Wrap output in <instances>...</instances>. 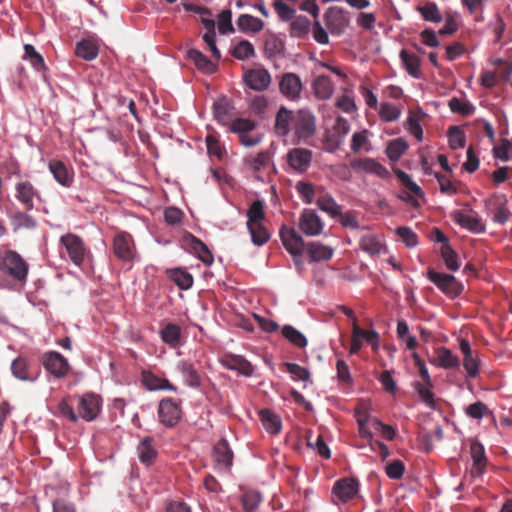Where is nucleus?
<instances>
[{
  "mask_svg": "<svg viewBox=\"0 0 512 512\" xmlns=\"http://www.w3.org/2000/svg\"><path fill=\"white\" fill-rule=\"evenodd\" d=\"M485 205L487 208L493 207V221L499 224H504L508 221L511 213L507 208V200L505 196H499L497 194L492 195L488 199L485 200Z\"/></svg>",
  "mask_w": 512,
  "mask_h": 512,
  "instance_id": "nucleus-20",
  "label": "nucleus"
},
{
  "mask_svg": "<svg viewBox=\"0 0 512 512\" xmlns=\"http://www.w3.org/2000/svg\"><path fill=\"white\" fill-rule=\"evenodd\" d=\"M280 237L286 250L296 256L302 253L304 241L293 228H282Z\"/></svg>",
  "mask_w": 512,
  "mask_h": 512,
  "instance_id": "nucleus-22",
  "label": "nucleus"
},
{
  "mask_svg": "<svg viewBox=\"0 0 512 512\" xmlns=\"http://www.w3.org/2000/svg\"><path fill=\"white\" fill-rule=\"evenodd\" d=\"M113 251L122 261H131L134 258V243L130 234L118 233L113 240Z\"/></svg>",
  "mask_w": 512,
  "mask_h": 512,
  "instance_id": "nucleus-10",
  "label": "nucleus"
},
{
  "mask_svg": "<svg viewBox=\"0 0 512 512\" xmlns=\"http://www.w3.org/2000/svg\"><path fill=\"white\" fill-rule=\"evenodd\" d=\"M324 20L333 35L342 34L349 24L344 10L339 7H330L324 14Z\"/></svg>",
  "mask_w": 512,
  "mask_h": 512,
  "instance_id": "nucleus-9",
  "label": "nucleus"
},
{
  "mask_svg": "<svg viewBox=\"0 0 512 512\" xmlns=\"http://www.w3.org/2000/svg\"><path fill=\"white\" fill-rule=\"evenodd\" d=\"M255 53L253 45L247 41H240L233 49L232 55L238 60H245Z\"/></svg>",
  "mask_w": 512,
  "mask_h": 512,
  "instance_id": "nucleus-59",
  "label": "nucleus"
},
{
  "mask_svg": "<svg viewBox=\"0 0 512 512\" xmlns=\"http://www.w3.org/2000/svg\"><path fill=\"white\" fill-rule=\"evenodd\" d=\"M24 60H28L36 71H42L45 69V63L43 57L36 51L33 45H24Z\"/></svg>",
  "mask_w": 512,
  "mask_h": 512,
  "instance_id": "nucleus-45",
  "label": "nucleus"
},
{
  "mask_svg": "<svg viewBox=\"0 0 512 512\" xmlns=\"http://www.w3.org/2000/svg\"><path fill=\"white\" fill-rule=\"evenodd\" d=\"M307 253L311 261H327L330 260L334 254L333 248L321 244L320 242H310L307 244Z\"/></svg>",
  "mask_w": 512,
  "mask_h": 512,
  "instance_id": "nucleus-31",
  "label": "nucleus"
},
{
  "mask_svg": "<svg viewBox=\"0 0 512 512\" xmlns=\"http://www.w3.org/2000/svg\"><path fill=\"white\" fill-rule=\"evenodd\" d=\"M303 85L300 77L295 73H286L282 76L279 83L281 93L291 100L298 99Z\"/></svg>",
  "mask_w": 512,
  "mask_h": 512,
  "instance_id": "nucleus-15",
  "label": "nucleus"
},
{
  "mask_svg": "<svg viewBox=\"0 0 512 512\" xmlns=\"http://www.w3.org/2000/svg\"><path fill=\"white\" fill-rule=\"evenodd\" d=\"M441 257L449 270L456 271L459 269L457 253L452 249L450 244H443L440 248Z\"/></svg>",
  "mask_w": 512,
  "mask_h": 512,
  "instance_id": "nucleus-48",
  "label": "nucleus"
},
{
  "mask_svg": "<svg viewBox=\"0 0 512 512\" xmlns=\"http://www.w3.org/2000/svg\"><path fill=\"white\" fill-rule=\"evenodd\" d=\"M100 411V398L94 394H84L79 398L78 414L85 421L94 420Z\"/></svg>",
  "mask_w": 512,
  "mask_h": 512,
  "instance_id": "nucleus-13",
  "label": "nucleus"
},
{
  "mask_svg": "<svg viewBox=\"0 0 512 512\" xmlns=\"http://www.w3.org/2000/svg\"><path fill=\"white\" fill-rule=\"evenodd\" d=\"M143 383L149 390H177L176 387L169 382V380L160 378L153 373H144Z\"/></svg>",
  "mask_w": 512,
  "mask_h": 512,
  "instance_id": "nucleus-37",
  "label": "nucleus"
},
{
  "mask_svg": "<svg viewBox=\"0 0 512 512\" xmlns=\"http://www.w3.org/2000/svg\"><path fill=\"white\" fill-rule=\"evenodd\" d=\"M294 117L292 111L284 106L280 107L275 119V131L279 136H286L290 132V124H294Z\"/></svg>",
  "mask_w": 512,
  "mask_h": 512,
  "instance_id": "nucleus-29",
  "label": "nucleus"
},
{
  "mask_svg": "<svg viewBox=\"0 0 512 512\" xmlns=\"http://www.w3.org/2000/svg\"><path fill=\"white\" fill-rule=\"evenodd\" d=\"M359 490V482L354 478H342L333 486L332 493L342 503L353 499Z\"/></svg>",
  "mask_w": 512,
  "mask_h": 512,
  "instance_id": "nucleus-11",
  "label": "nucleus"
},
{
  "mask_svg": "<svg viewBox=\"0 0 512 512\" xmlns=\"http://www.w3.org/2000/svg\"><path fill=\"white\" fill-rule=\"evenodd\" d=\"M395 174L398 180L402 183V185H404L413 194V196H424V192L422 191L420 186H418L406 172L402 170H397Z\"/></svg>",
  "mask_w": 512,
  "mask_h": 512,
  "instance_id": "nucleus-56",
  "label": "nucleus"
},
{
  "mask_svg": "<svg viewBox=\"0 0 512 512\" xmlns=\"http://www.w3.org/2000/svg\"><path fill=\"white\" fill-rule=\"evenodd\" d=\"M359 245L364 252L371 256L379 255L384 247L378 237L371 233L362 235Z\"/></svg>",
  "mask_w": 512,
  "mask_h": 512,
  "instance_id": "nucleus-36",
  "label": "nucleus"
},
{
  "mask_svg": "<svg viewBox=\"0 0 512 512\" xmlns=\"http://www.w3.org/2000/svg\"><path fill=\"white\" fill-rule=\"evenodd\" d=\"M416 11L425 21L440 23L443 20L438 5L432 1H424L416 7Z\"/></svg>",
  "mask_w": 512,
  "mask_h": 512,
  "instance_id": "nucleus-32",
  "label": "nucleus"
},
{
  "mask_svg": "<svg viewBox=\"0 0 512 512\" xmlns=\"http://www.w3.org/2000/svg\"><path fill=\"white\" fill-rule=\"evenodd\" d=\"M282 335L298 348H304L307 345L306 337L290 325H286L282 328Z\"/></svg>",
  "mask_w": 512,
  "mask_h": 512,
  "instance_id": "nucleus-47",
  "label": "nucleus"
},
{
  "mask_svg": "<svg viewBox=\"0 0 512 512\" xmlns=\"http://www.w3.org/2000/svg\"><path fill=\"white\" fill-rule=\"evenodd\" d=\"M161 339L171 347H176L180 342L181 330L176 324H167L160 332Z\"/></svg>",
  "mask_w": 512,
  "mask_h": 512,
  "instance_id": "nucleus-41",
  "label": "nucleus"
},
{
  "mask_svg": "<svg viewBox=\"0 0 512 512\" xmlns=\"http://www.w3.org/2000/svg\"><path fill=\"white\" fill-rule=\"evenodd\" d=\"M255 127L256 124L254 121L244 118H238L232 122L230 126V131L233 133H237L240 138L242 135L248 134Z\"/></svg>",
  "mask_w": 512,
  "mask_h": 512,
  "instance_id": "nucleus-57",
  "label": "nucleus"
},
{
  "mask_svg": "<svg viewBox=\"0 0 512 512\" xmlns=\"http://www.w3.org/2000/svg\"><path fill=\"white\" fill-rule=\"evenodd\" d=\"M448 106L454 113H459L463 116H468L473 113L474 107L468 102H463L460 99L453 97L449 100Z\"/></svg>",
  "mask_w": 512,
  "mask_h": 512,
  "instance_id": "nucleus-62",
  "label": "nucleus"
},
{
  "mask_svg": "<svg viewBox=\"0 0 512 512\" xmlns=\"http://www.w3.org/2000/svg\"><path fill=\"white\" fill-rule=\"evenodd\" d=\"M187 57L204 73L212 74L217 69V65L197 49L188 50Z\"/></svg>",
  "mask_w": 512,
  "mask_h": 512,
  "instance_id": "nucleus-30",
  "label": "nucleus"
},
{
  "mask_svg": "<svg viewBox=\"0 0 512 512\" xmlns=\"http://www.w3.org/2000/svg\"><path fill=\"white\" fill-rule=\"evenodd\" d=\"M153 443L152 437H145L137 446L138 458L145 465H151L157 457V451Z\"/></svg>",
  "mask_w": 512,
  "mask_h": 512,
  "instance_id": "nucleus-28",
  "label": "nucleus"
},
{
  "mask_svg": "<svg viewBox=\"0 0 512 512\" xmlns=\"http://www.w3.org/2000/svg\"><path fill=\"white\" fill-rule=\"evenodd\" d=\"M41 363L44 368L56 378H64L69 370L68 360L59 352L48 351L41 356Z\"/></svg>",
  "mask_w": 512,
  "mask_h": 512,
  "instance_id": "nucleus-5",
  "label": "nucleus"
},
{
  "mask_svg": "<svg viewBox=\"0 0 512 512\" xmlns=\"http://www.w3.org/2000/svg\"><path fill=\"white\" fill-rule=\"evenodd\" d=\"M317 206L322 211L330 214L331 216H337L340 214L341 208L335 199L330 195H324L319 197L317 200Z\"/></svg>",
  "mask_w": 512,
  "mask_h": 512,
  "instance_id": "nucleus-53",
  "label": "nucleus"
},
{
  "mask_svg": "<svg viewBox=\"0 0 512 512\" xmlns=\"http://www.w3.org/2000/svg\"><path fill=\"white\" fill-rule=\"evenodd\" d=\"M350 167L354 170L374 174L382 179L389 177V171L386 167L372 158L353 159L350 162Z\"/></svg>",
  "mask_w": 512,
  "mask_h": 512,
  "instance_id": "nucleus-18",
  "label": "nucleus"
},
{
  "mask_svg": "<svg viewBox=\"0 0 512 512\" xmlns=\"http://www.w3.org/2000/svg\"><path fill=\"white\" fill-rule=\"evenodd\" d=\"M232 12L231 10H223L218 15V30L221 34L233 33L235 31L232 25Z\"/></svg>",
  "mask_w": 512,
  "mask_h": 512,
  "instance_id": "nucleus-63",
  "label": "nucleus"
},
{
  "mask_svg": "<svg viewBox=\"0 0 512 512\" xmlns=\"http://www.w3.org/2000/svg\"><path fill=\"white\" fill-rule=\"evenodd\" d=\"M449 146L453 150L464 148L466 136L459 126H451L448 130Z\"/></svg>",
  "mask_w": 512,
  "mask_h": 512,
  "instance_id": "nucleus-49",
  "label": "nucleus"
},
{
  "mask_svg": "<svg viewBox=\"0 0 512 512\" xmlns=\"http://www.w3.org/2000/svg\"><path fill=\"white\" fill-rule=\"evenodd\" d=\"M158 417L165 427L172 428L177 425L182 418L180 402L173 398L162 399L158 405Z\"/></svg>",
  "mask_w": 512,
  "mask_h": 512,
  "instance_id": "nucleus-4",
  "label": "nucleus"
},
{
  "mask_svg": "<svg viewBox=\"0 0 512 512\" xmlns=\"http://www.w3.org/2000/svg\"><path fill=\"white\" fill-rule=\"evenodd\" d=\"M260 417L266 431L271 434H277L281 429V420L268 409L261 410Z\"/></svg>",
  "mask_w": 512,
  "mask_h": 512,
  "instance_id": "nucleus-42",
  "label": "nucleus"
},
{
  "mask_svg": "<svg viewBox=\"0 0 512 512\" xmlns=\"http://www.w3.org/2000/svg\"><path fill=\"white\" fill-rule=\"evenodd\" d=\"M172 279L183 290L189 289L193 284V277L186 271L176 269L172 273Z\"/></svg>",
  "mask_w": 512,
  "mask_h": 512,
  "instance_id": "nucleus-61",
  "label": "nucleus"
},
{
  "mask_svg": "<svg viewBox=\"0 0 512 512\" xmlns=\"http://www.w3.org/2000/svg\"><path fill=\"white\" fill-rule=\"evenodd\" d=\"M420 121H421L420 115L413 113V112L409 113V116L407 119V124H408L407 129L418 141L423 140V130L420 125Z\"/></svg>",
  "mask_w": 512,
  "mask_h": 512,
  "instance_id": "nucleus-60",
  "label": "nucleus"
},
{
  "mask_svg": "<svg viewBox=\"0 0 512 512\" xmlns=\"http://www.w3.org/2000/svg\"><path fill=\"white\" fill-rule=\"evenodd\" d=\"M470 453L473 459V467L471 469V475L473 477L481 476L484 472L487 458L485 455L484 447L478 441H473L470 445Z\"/></svg>",
  "mask_w": 512,
  "mask_h": 512,
  "instance_id": "nucleus-24",
  "label": "nucleus"
},
{
  "mask_svg": "<svg viewBox=\"0 0 512 512\" xmlns=\"http://www.w3.org/2000/svg\"><path fill=\"white\" fill-rule=\"evenodd\" d=\"M460 350L463 354V366L469 377H476L479 371V362L472 355V350L469 342L465 339L460 341Z\"/></svg>",
  "mask_w": 512,
  "mask_h": 512,
  "instance_id": "nucleus-25",
  "label": "nucleus"
},
{
  "mask_svg": "<svg viewBox=\"0 0 512 512\" xmlns=\"http://www.w3.org/2000/svg\"><path fill=\"white\" fill-rule=\"evenodd\" d=\"M294 130L298 139L307 140L316 130L315 117L306 110H299L294 117Z\"/></svg>",
  "mask_w": 512,
  "mask_h": 512,
  "instance_id": "nucleus-7",
  "label": "nucleus"
},
{
  "mask_svg": "<svg viewBox=\"0 0 512 512\" xmlns=\"http://www.w3.org/2000/svg\"><path fill=\"white\" fill-rule=\"evenodd\" d=\"M414 388L417 391L422 402H424L430 408L435 407L434 393L432 392V382H430V385H428L425 382L417 381L414 383Z\"/></svg>",
  "mask_w": 512,
  "mask_h": 512,
  "instance_id": "nucleus-44",
  "label": "nucleus"
},
{
  "mask_svg": "<svg viewBox=\"0 0 512 512\" xmlns=\"http://www.w3.org/2000/svg\"><path fill=\"white\" fill-rule=\"evenodd\" d=\"M237 26L242 32L258 33L264 28V22L250 14H241L237 19Z\"/></svg>",
  "mask_w": 512,
  "mask_h": 512,
  "instance_id": "nucleus-35",
  "label": "nucleus"
},
{
  "mask_svg": "<svg viewBox=\"0 0 512 512\" xmlns=\"http://www.w3.org/2000/svg\"><path fill=\"white\" fill-rule=\"evenodd\" d=\"M270 161V155L266 151H262L255 156H248L245 158V163L255 172L265 168Z\"/></svg>",
  "mask_w": 512,
  "mask_h": 512,
  "instance_id": "nucleus-52",
  "label": "nucleus"
},
{
  "mask_svg": "<svg viewBox=\"0 0 512 512\" xmlns=\"http://www.w3.org/2000/svg\"><path fill=\"white\" fill-rule=\"evenodd\" d=\"M285 50V43L276 36H271L265 41V53L268 57L282 55Z\"/></svg>",
  "mask_w": 512,
  "mask_h": 512,
  "instance_id": "nucleus-54",
  "label": "nucleus"
},
{
  "mask_svg": "<svg viewBox=\"0 0 512 512\" xmlns=\"http://www.w3.org/2000/svg\"><path fill=\"white\" fill-rule=\"evenodd\" d=\"M220 363L229 370L237 371L239 374L250 377L253 374L252 364L243 356L232 353L224 354Z\"/></svg>",
  "mask_w": 512,
  "mask_h": 512,
  "instance_id": "nucleus-12",
  "label": "nucleus"
},
{
  "mask_svg": "<svg viewBox=\"0 0 512 512\" xmlns=\"http://www.w3.org/2000/svg\"><path fill=\"white\" fill-rule=\"evenodd\" d=\"M11 372L14 377L21 381L34 382L37 380L40 370L32 369L29 361L22 356L17 357L11 364Z\"/></svg>",
  "mask_w": 512,
  "mask_h": 512,
  "instance_id": "nucleus-16",
  "label": "nucleus"
},
{
  "mask_svg": "<svg viewBox=\"0 0 512 512\" xmlns=\"http://www.w3.org/2000/svg\"><path fill=\"white\" fill-rule=\"evenodd\" d=\"M427 278L449 297H457L463 291V286L451 274L439 273L430 268L427 271Z\"/></svg>",
  "mask_w": 512,
  "mask_h": 512,
  "instance_id": "nucleus-2",
  "label": "nucleus"
},
{
  "mask_svg": "<svg viewBox=\"0 0 512 512\" xmlns=\"http://www.w3.org/2000/svg\"><path fill=\"white\" fill-rule=\"evenodd\" d=\"M244 81L254 91H264L271 83V76L266 69H251L245 72Z\"/></svg>",
  "mask_w": 512,
  "mask_h": 512,
  "instance_id": "nucleus-14",
  "label": "nucleus"
},
{
  "mask_svg": "<svg viewBox=\"0 0 512 512\" xmlns=\"http://www.w3.org/2000/svg\"><path fill=\"white\" fill-rule=\"evenodd\" d=\"M184 382L192 388H199L201 386V376L194 365L188 361H181L177 365Z\"/></svg>",
  "mask_w": 512,
  "mask_h": 512,
  "instance_id": "nucleus-27",
  "label": "nucleus"
},
{
  "mask_svg": "<svg viewBox=\"0 0 512 512\" xmlns=\"http://www.w3.org/2000/svg\"><path fill=\"white\" fill-rule=\"evenodd\" d=\"M241 502L245 512H253L261 502V495L254 490L247 491L242 495Z\"/></svg>",
  "mask_w": 512,
  "mask_h": 512,
  "instance_id": "nucleus-55",
  "label": "nucleus"
},
{
  "mask_svg": "<svg viewBox=\"0 0 512 512\" xmlns=\"http://www.w3.org/2000/svg\"><path fill=\"white\" fill-rule=\"evenodd\" d=\"M431 363L444 369L457 368L460 364L458 357L446 347H440L436 350V358L431 360Z\"/></svg>",
  "mask_w": 512,
  "mask_h": 512,
  "instance_id": "nucleus-33",
  "label": "nucleus"
},
{
  "mask_svg": "<svg viewBox=\"0 0 512 512\" xmlns=\"http://www.w3.org/2000/svg\"><path fill=\"white\" fill-rule=\"evenodd\" d=\"M12 225L15 231L19 229H34L37 222L31 215L19 211L12 217Z\"/></svg>",
  "mask_w": 512,
  "mask_h": 512,
  "instance_id": "nucleus-46",
  "label": "nucleus"
},
{
  "mask_svg": "<svg viewBox=\"0 0 512 512\" xmlns=\"http://www.w3.org/2000/svg\"><path fill=\"white\" fill-rule=\"evenodd\" d=\"M29 272V264L16 251L0 249V287L5 285L6 278L19 284H25Z\"/></svg>",
  "mask_w": 512,
  "mask_h": 512,
  "instance_id": "nucleus-1",
  "label": "nucleus"
},
{
  "mask_svg": "<svg viewBox=\"0 0 512 512\" xmlns=\"http://www.w3.org/2000/svg\"><path fill=\"white\" fill-rule=\"evenodd\" d=\"M451 217L458 225L465 228L473 233L485 232V224L481 218L475 213V215H468L460 210H455L451 213Z\"/></svg>",
  "mask_w": 512,
  "mask_h": 512,
  "instance_id": "nucleus-17",
  "label": "nucleus"
},
{
  "mask_svg": "<svg viewBox=\"0 0 512 512\" xmlns=\"http://www.w3.org/2000/svg\"><path fill=\"white\" fill-rule=\"evenodd\" d=\"M379 114L382 120L386 122H393L400 117L401 111L393 104L383 103L380 107Z\"/></svg>",
  "mask_w": 512,
  "mask_h": 512,
  "instance_id": "nucleus-64",
  "label": "nucleus"
},
{
  "mask_svg": "<svg viewBox=\"0 0 512 512\" xmlns=\"http://www.w3.org/2000/svg\"><path fill=\"white\" fill-rule=\"evenodd\" d=\"M408 145L402 138L392 140L386 150L389 159L396 161L398 160L407 150Z\"/></svg>",
  "mask_w": 512,
  "mask_h": 512,
  "instance_id": "nucleus-51",
  "label": "nucleus"
},
{
  "mask_svg": "<svg viewBox=\"0 0 512 512\" xmlns=\"http://www.w3.org/2000/svg\"><path fill=\"white\" fill-rule=\"evenodd\" d=\"M251 235V240L254 245L262 246L270 239V233L263 223L254 224V226H247Z\"/></svg>",
  "mask_w": 512,
  "mask_h": 512,
  "instance_id": "nucleus-43",
  "label": "nucleus"
},
{
  "mask_svg": "<svg viewBox=\"0 0 512 512\" xmlns=\"http://www.w3.org/2000/svg\"><path fill=\"white\" fill-rule=\"evenodd\" d=\"M60 243L65 247L69 259L76 266H82L88 255V250L83 240L76 234L68 233L61 236Z\"/></svg>",
  "mask_w": 512,
  "mask_h": 512,
  "instance_id": "nucleus-3",
  "label": "nucleus"
},
{
  "mask_svg": "<svg viewBox=\"0 0 512 512\" xmlns=\"http://www.w3.org/2000/svg\"><path fill=\"white\" fill-rule=\"evenodd\" d=\"M312 157V151L306 148H293L286 155L287 163L298 173H304L309 169Z\"/></svg>",
  "mask_w": 512,
  "mask_h": 512,
  "instance_id": "nucleus-8",
  "label": "nucleus"
},
{
  "mask_svg": "<svg viewBox=\"0 0 512 512\" xmlns=\"http://www.w3.org/2000/svg\"><path fill=\"white\" fill-rule=\"evenodd\" d=\"M99 53L97 43L91 39H83L76 44L75 54L86 61L94 60Z\"/></svg>",
  "mask_w": 512,
  "mask_h": 512,
  "instance_id": "nucleus-34",
  "label": "nucleus"
},
{
  "mask_svg": "<svg viewBox=\"0 0 512 512\" xmlns=\"http://www.w3.org/2000/svg\"><path fill=\"white\" fill-rule=\"evenodd\" d=\"M352 91L345 89L344 94L337 98L335 106L345 113H352L356 110V104L353 97L349 94Z\"/></svg>",
  "mask_w": 512,
  "mask_h": 512,
  "instance_id": "nucleus-58",
  "label": "nucleus"
},
{
  "mask_svg": "<svg viewBox=\"0 0 512 512\" xmlns=\"http://www.w3.org/2000/svg\"><path fill=\"white\" fill-rule=\"evenodd\" d=\"M191 248L197 257L206 265L213 263L214 258L208 247L196 237L190 235Z\"/></svg>",
  "mask_w": 512,
  "mask_h": 512,
  "instance_id": "nucleus-39",
  "label": "nucleus"
},
{
  "mask_svg": "<svg viewBox=\"0 0 512 512\" xmlns=\"http://www.w3.org/2000/svg\"><path fill=\"white\" fill-rule=\"evenodd\" d=\"M310 25V21L306 16H298L290 25V33L293 37L301 38L308 34Z\"/></svg>",
  "mask_w": 512,
  "mask_h": 512,
  "instance_id": "nucleus-50",
  "label": "nucleus"
},
{
  "mask_svg": "<svg viewBox=\"0 0 512 512\" xmlns=\"http://www.w3.org/2000/svg\"><path fill=\"white\" fill-rule=\"evenodd\" d=\"M312 88L316 98L320 100L329 99L334 92V85L326 75L317 76L312 83Z\"/></svg>",
  "mask_w": 512,
  "mask_h": 512,
  "instance_id": "nucleus-26",
  "label": "nucleus"
},
{
  "mask_svg": "<svg viewBox=\"0 0 512 512\" xmlns=\"http://www.w3.org/2000/svg\"><path fill=\"white\" fill-rule=\"evenodd\" d=\"M214 460L220 470L228 471L233 464V452L225 439H220L214 446Z\"/></svg>",
  "mask_w": 512,
  "mask_h": 512,
  "instance_id": "nucleus-21",
  "label": "nucleus"
},
{
  "mask_svg": "<svg viewBox=\"0 0 512 512\" xmlns=\"http://www.w3.org/2000/svg\"><path fill=\"white\" fill-rule=\"evenodd\" d=\"M400 58L406 69V71L414 78L419 77L420 59L417 55L407 52L402 49L400 52Z\"/></svg>",
  "mask_w": 512,
  "mask_h": 512,
  "instance_id": "nucleus-40",
  "label": "nucleus"
},
{
  "mask_svg": "<svg viewBox=\"0 0 512 512\" xmlns=\"http://www.w3.org/2000/svg\"><path fill=\"white\" fill-rule=\"evenodd\" d=\"M49 171L54 179L64 187H70L73 182V171L60 160H51L48 164Z\"/></svg>",
  "mask_w": 512,
  "mask_h": 512,
  "instance_id": "nucleus-23",
  "label": "nucleus"
},
{
  "mask_svg": "<svg viewBox=\"0 0 512 512\" xmlns=\"http://www.w3.org/2000/svg\"><path fill=\"white\" fill-rule=\"evenodd\" d=\"M15 198L27 211L35 208V201H42L40 192L27 180L20 181L15 185Z\"/></svg>",
  "mask_w": 512,
  "mask_h": 512,
  "instance_id": "nucleus-6",
  "label": "nucleus"
},
{
  "mask_svg": "<svg viewBox=\"0 0 512 512\" xmlns=\"http://www.w3.org/2000/svg\"><path fill=\"white\" fill-rule=\"evenodd\" d=\"M299 227L304 234L316 236L322 232L323 223L313 210L306 209L300 216Z\"/></svg>",
  "mask_w": 512,
  "mask_h": 512,
  "instance_id": "nucleus-19",
  "label": "nucleus"
},
{
  "mask_svg": "<svg viewBox=\"0 0 512 512\" xmlns=\"http://www.w3.org/2000/svg\"><path fill=\"white\" fill-rule=\"evenodd\" d=\"M247 226L263 223L265 220L264 203L261 200H255L247 210Z\"/></svg>",
  "mask_w": 512,
  "mask_h": 512,
  "instance_id": "nucleus-38",
  "label": "nucleus"
}]
</instances>
